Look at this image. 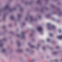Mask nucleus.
<instances>
[{"instance_id": "obj_3", "label": "nucleus", "mask_w": 62, "mask_h": 62, "mask_svg": "<svg viewBox=\"0 0 62 62\" xmlns=\"http://www.w3.org/2000/svg\"><path fill=\"white\" fill-rule=\"evenodd\" d=\"M53 28H55V26H54L53 27Z\"/></svg>"}, {"instance_id": "obj_5", "label": "nucleus", "mask_w": 62, "mask_h": 62, "mask_svg": "<svg viewBox=\"0 0 62 62\" xmlns=\"http://www.w3.org/2000/svg\"><path fill=\"white\" fill-rule=\"evenodd\" d=\"M59 31H60V30Z\"/></svg>"}, {"instance_id": "obj_4", "label": "nucleus", "mask_w": 62, "mask_h": 62, "mask_svg": "<svg viewBox=\"0 0 62 62\" xmlns=\"http://www.w3.org/2000/svg\"><path fill=\"white\" fill-rule=\"evenodd\" d=\"M50 36H52V34H50Z\"/></svg>"}, {"instance_id": "obj_2", "label": "nucleus", "mask_w": 62, "mask_h": 62, "mask_svg": "<svg viewBox=\"0 0 62 62\" xmlns=\"http://www.w3.org/2000/svg\"><path fill=\"white\" fill-rule=\"evenodd\" d=\"M59 39H61L62 38V36H59L57 37Z\"/></svg>"}, {"instance_id": "obj_1", "label": "nucleus", "mask_w": 62, "mask_h": 62, "mask_svg": "<svg viewBox=\"0 0 62 62\" xmlns=\"http://www.w3.org/2000/svg\"><path fill=\"white\" fill-rule=\"evenodd\" d=\"M38 29L39 31H42V27H40L38 28Z\"/></svg>"}]
</instances>
